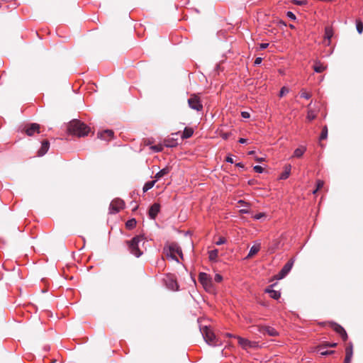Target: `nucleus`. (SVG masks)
<instances>
[{"label":"nucleus","mask_w":363,"mask_h":363,"mask_svg":"<svg viewBox=\"0 0 363 363\" xmlns=\"http://www.w3.org/2000/svg\"><path fill=\"white\" fill-rule=\"evenodd\" d=\"M225 161L230 164H233L234 162L233 159L231 155L227 156L225 158Z\"/></svg>","instance_id":"nucleus-44"},{"label":"nucleus","mask_w":363,"mask_h":363,"mask_svg":"<svg viewBox=\"0 0 363 363\" xmlns=\"http://www.w3.org/2000/svg\"><path fill=\"white\" fill-rule=\"evenodd\" d=\"M255 160L257 162H263L264 160V157H255Z\"/></svg>","instance_id":"nucleus-46"},{"label":"nucleus","mask_w":363,"mask_h":363,"mask_svg":"<svg viewBox=\"0 0 363 363\" xmlns=\"http://www.w3.org/2000/svg\"><path fill=\"white\" fill-rule=\"evenodd\" d=\"M328 137V128L324 126L322 129L321 134L320 135V140H325Z\"/></svg>","instance_id":"nucleus-31"},{"label":"nucleus","mask_w":363,"mask_h":363,"mask_svg":"<svg viewBox=\"0 0 363 363\" xmlns=\"http://www.w3.org/2000/svg\"><path fill=\"white\" fill-rule=\"evenodd\" d=\"M199 280L206 291L210 290L212 287V281L210 276L205 272H200Z\"/></svg>","instance_id":"nucleus-6"},{"label":"nucleus","mask_w":363,"mask_h":363,"mask_svg":"<svg viewBox=\"0 0 363 363\" xmlns=\"http://www.w3.org/2000/svg\"><path fill=\"white\" fill-rule=\"evenodd\" d=\"M164 282L167 286V287L172 291H178L179 290V285L175 279H174L170 276H167V277L164 279Z\"/></svg>","instance_id":"nucleus-12"},{"label":"nucleus","mask_w":363,"mask_h":363,"mask_svg":"<svg viewBox=\"0 0 363 363\" xmlns=\"http://www.w3.org/2000/svg\"><path fill=\"white\" fill-rule=\"evenodd\" d=\"M137 208H138V206H135L133 208V211H135Z\"/></svg>","instance_id":"nucleus-56"},{"label":"nucleus","mask_w":363,"mask_h":363,"mask_svg":"<svg viewBox=\"0 0 363 363\" xmlns=\"http://www.w3.org/2000/svg\"><path fill=\"white\" fill-rule=\"evenodd\" d=\"M319 189H318L317 188H315V189H314L313 191V194H315Z\"/></svg>","instance_id":"nucleus-54"},{"label":"nucleus","mask_w":363,"mask_h":363,"mask_svg":"<svg viewBox=\"0 0 363 363\" xmlns=\"http://www.w3.org/2000/svg\"><path fill=\"white\" fill-rule=\"evenodd\" d=\"M49 147H50L49 141L48 140L43 141L42 144H41V147L38 152V155L39 157H42V156L45 155L48 152Z\"/></svg>","instance_id":"nucleus-16"},{"label":"nucleus","mask_w":363,"mask_h":363,"mask_svg":"<svg viewBox=\"0 0 363 363\" xmlns=\"http://www.w3.org/2000/svg\"><path fill=\"white\" fill-rule=\"evenodd\" d=\"M294 263V259L291 258L289 259L282 267L281 271L278 274L279 279L284 278L291 270Z\"/></svg>","instance_id":"nucleus-7"},{"label":"nucleus","mask_w":363,"mask_h":363,"mask_svg":"<svg viewBox=\"0 0 363 363\" xmlns=\"http://www.w3.org/2000/svg\"><path fill=\"white\" fill-rule=\"evenodd\" d=\"M223 138H227V135H225V136H223Z\"/></svg>","instance_id":"nucleus-60"},{"label":"nucleus","mask_w":363,"mask_h":363,"mask_svg":"<svg viewBox=\"0 0 363 363\" xmlns=\"http://www.w3.org/2000/svg\"><path fill=\"white\" fill-rule=\"evenodd\" d=\"M175 253L178 254L182 258L183 257L181 247L177 243H172L168 247L166 255L177 262H179V259L176 257Z\"/></svg>","instance_id":"nucleus-4"},{"label":"nucleus","mask_w":363,"mask_h":363,"mask_svg":"<svg viewBox=\"0 0 363 363\" xmlns=\"http://www.w3.org/2000/svg\"><path fill=\"white\" fill-rule=\"evenodd\" d=\"M306 150V147L302 146V147H298L294 150L293 156L295 157L299 158L303 156V155L304 154Z\"/></svg>","instance_id":"nucleus-22"},{"label":"nucleus","mask_w":363,"mask_h":363,"mask_svg":"<svg viewBox=\"0 0 363 363\" xmlns=\"http://www.w3.org/2000/svg\"><path fill=\"white\" fill-rule=\"evenodd\" d=\"M265 292L269 294L270 297L273 299L277 300L280 298L281 294L279 291L267 288L265 289Z\"/></svg>","instance_id":"nucleus-19"},{"label":"nucleus","mask_w":363,"mask_h":363,"mask_svg":"<svg viewBox=\"0 0 363 363\" xmlns=\"http://www.w3.org/2000/svg\"><path fill=\"white\" fill-rule=\"evenodd\" d=\"M114 133L112 130H104L103 131L99 132L97 134L98 138H100L104 140L108 141L113 138Z\"/></svg>","instance_id":"nucleus-13"},{"label":"nucleus","mask_w":363,"mask_h":363,"mask_svg":"<svg viewBox=\"0 0 363 363\" xmlns=\"http://www.w3.org/2000/svg\"><path fill=\"white\" fill-rule=\"evenodd\" d=\"M68 130L71 133L78 137H84L88 135L90 128L80 121L74 120L70 122Z\"/></svg>","instance_id":"nucleus-2"},{"label":"nucleus","mask_w":363,"mask_h":363,"mask_svg":"<svg viewBox=\"0 0 363 363\" xmlns=\"http://www.w3.org/2000/svg\"><path fill=\"white\" fill-rule=\"evenodd\" d=\"M137 221L135 218H130L125 223V227L130 230L135 227Z\"/></svg>","instance_id":"nucleus-27"},{"label":"nucleus","mask_w":363,"mask_h":363,"mask_svg":"<svg viewBox=\"0 0 363 363\" xmlns=\"http://www.w3.org/2000/svg\"><path fill=\"white\" fill-rule=\"evenodd\" d=\"M188 104H189V106L191 109H194V110H196L198 111L202 110V108H203V106L201 104L199 99L196 96H194V95L191 96L188 99Z\"/></svg>","instance_id":"nucleus-8"},{"label":"nucleus","mask_w":363,"mask_h":363,"mask_svg":"<svg viewBox=\"0 0 363 363\" xmlns=\"http://www.w3.org/2000/svg\"><path fill=\"white\" fill-rule=\"evenodd\" d=\"M160 210V205L157 203H153L149 208L148 215L150 218L155 219Z\"/></svg>","instance_id":"nucleus-14"},{"label":"nucleus","mask_w":363,"mask_h":363,"mask_svg":"<svg viewBox=\"0 0 363 363\" xmlns=\"http://www.w3.org/2000/svg\"><path fill=\"white\" fill-rule=\"evenodd\" d=\"M286 16L289 18L294 20V21L296 19V15L292 11H290L286 12Z\"/></svg>","instance_id":"nucleus-37"},{"label":"nucleus","mask_w":363,"mask_h":363,"mask_svg":"<svg viewBox=\"0 0 363 363\" xmlns=\"http://www.w3.org/2000/svg\"><path fill=\"white\" fill-rule=\"evenodd\" d=\"M40 125L38 124V123H30V125H26L24 128H23V130L26 132V133L28 135V136H32L34 135V133L36 132V133H40Z\"/></svg>","instance_id":"nucleus-10"},{"label":"nucleus","mask_w":363,"mask_h":363,"mask_svg":"<svg viewBox=\"0 0 363 363\" xmlns=\"http://www.w3.org/2000/svg\"><path fill=\"white\" fill-rule=\"evenodd\" d=\"M259 331L264 335L267 334L272 337H276L279 335V333L277 331V330L271 326H259Z\"/></svg>","instance_id":"nucleus-11"},{"label":"nucleus","mask_w":363,"mask_h":363,"mask_svg":"<svg viewBox=\"0 0 363 363\" xmlns=\"http://www.w3.org/2000/svg\"><path fill=\"white\" fill-rule=\"evenodd\" d=\"M164 145L167 147H174L178 145L177 140L174 138H168L164 140Z\"/></svg>","instance_id":"nucleus-18"},{"label":"nucleus","mask_w":363,"mask_h":363,"mask_svg":"<svg viewBox=\"0 0 363 363\" xmlns=\"http://www.w3.org/2000/svg\"><path fill=\"white\" fill-rule=\"evenodd\" d=\"M277 248V246L274 247L273 248V251H274Z\"/></svg>","instance_id":"nucleus-57"},{"label":"nucleus","mask_w":363,"mask_h":363,"mask_svg":"<svg viewBox=\"0 0 363 363\" xmlns=\"http://www.w3.org/2000/svg\"><path fill=\"white\" fill-rule=\"evenodd\" d=\"M313 69L317 73H321L322 72H323L325 69V67H324L323 65H322L320 63H316L313 66Z\"/></svg>","instance_id":"nucleus-28"},{"label":"nucleus","mask_w":363,"mask_h":363,"mask_svg":"<svg viewBox=\"0 0 363 363\" xmlns=\"http://www.w3.org/2000/svg\"><path fill=\"white\" fill-rule=\"evenodd\" d=\"M356 28L359 34H362L363 32V23L361 21H357Z\"/></svg>","instance_id":"nucleus-30"},{"label":"nucleus","mask_w":363,"mask_h":363,"mask_svg":"<svg viewBox=\"0 0 363 363\" xmlns=\"http://www.w3.org/2000/svg\"><path fill=\"white\" fill-rule=\"evenodd\" d=\"M214 280L216 282H220L223 280V277L219 274H216L215 275Z\"/></svg>","instance_id":"nucleus-40"},{"label":"nucleus","mask_w":363,"mask_h":363,"mask_svg":"<svg viewBox=\"0 0 363 363\" xmlns=\"http://www.w3.org/2000/svg\"><path fill=\"white\" fill-rule=\"evenodd\" d=\"M240 212L241 213H242V214H247V213H249V210H247V209H241V210L240 211Z\"/></svg>","instance_id":"nucleus-51"},{"label":"nucleus","mask_w":363,"mask_h":363,"mask_svg":"<svg viewBox=\"0 0 363 363\" xmlns=\"http://www.w3.org/2000/svg\"><path fill=\"white\" fill-rule=\"evenodd\" d=\"M333 36V30L330 27H325V38L328 39V40H330V38Z\"/></svg>","instance_id":"nucleus-29"},{"label":"nucleus","mask_w":363,"mask_h":363,"mask_svg":"<svg viewBox=\"0 0 363 363\" xmlns=\"http://www.w3.org/2000/svg\"><path fill=\"white\" fill-rule=\"evenodd\" d=\"M316 117V115L315 112L313 110H308L307 113V119L310 121L315 119Z\"/></svg>","instance_id":"nucleus-32"},{"label":"nucleus","mask_w":363,"mask_h":363,"mask_svg":"<svg viewBox=\"0 0 363 363\" xmlns=\"http://www.w3.org/2000/svg\"><path fill=\"white\" fill-rule=\"evenodd\" d=\"M238 142L241 144H244L247 142V139L241 138L239 139Z\"/></svg>","instance_id":"nucleus-50"},{"label":"nucleus","mask_w":363,"mask_h":363,"mask_svg":"<svg viewBox=\"0 0 363 363\" xmlns=\"http://www.w3.org/2000/svg\"><path fill=\"white\" fill-rule=\"evenodd\" d=\"M255 154V150H250L248 152V155H253Z\"/></svg>","instance_id":"nucleus-52"},{"label":"nucleus","mask_w":363,"mask_h":363,"mask_svg":"<svg viewBox=\"0 0 363 363\" xmlns=\"http://www.w3.org/2000/svg\"><path fill=\"white\" fill-rule=\"evenodd\" d=\"M318 351L322 356L329 355L335 352L334 350H322L321 349H320Z\"/></svg>","instance_id":"nucleus-33"},{"label":"nucleus","mask_w":363,"mask_h":363,"mask_svg":"<svg viewBox=\"0 0 363 363\" xmlns=\"http://www.w3.org/2000/svg\"><path fill=\"white\" fill-rule=\"evenodd\" d=\"M296 4H298V5H302V4H304L305 3L303 1H297Z\"/></svg>","instance_id":"nucleus-53"},{"label":"nucleus","mask_w":363,"mask_h":363,"mask_svg":"<svg viewBox=\"0 0 363 363\" xmlns=\"http://www.w3.org/2000/svg\"><path fill=\"white\" fill-rule=\"evenodd\" d=\"M125 206V202L121 199H115L110 203L109 212L111 214H116L123 209Z\"/></svg>","instance_id":"nucleus-5"},{"label":"nucleus","mask_w":363,"mask_h":363,"mask_svg":"<svg viewBox=\"0 0 363 363\" xmlns=\"http://www.w3.org/2000/svg\"><path fill=\"white\" fill-rule=\"evenodd\" d=\"M155 182H156V180L150 181V182H146L144 184L143 188V191L146 192L148 190L151 189L154 186Z\"/></svg>","instance_id":"nucleus-26"},{"label":"nucleus","mask_w":363,"mask_h":363,"mask_svg":"<svg viewBox=\"0 0 363 363\" xmlns=\"http://www.w3.org/2000/svg\"><path fill=\"white\" fill-rule=\"evenodd\" d=\"M353 356V345L352 342H349L348 345L345 349V357L344 363H351V360Z\"/></svg>","instance_id":"nucleus-15"},{"label":"nucleus","mask_w":363,"mask_h":363,"mask_svg":"<svg viewBox=\"0 0 363 363\" xmlns=\"http://www.w3.org/2000/svg\"><path fill=\"white\" fill-rule=\"evenodd\" d=\"M241 116L243 118H249L250 117V114L249 112L247 111H242L241 112Z\"/></svg>","instance_id":"nucleus-42"},{"label":"nucleus","mask_w":363,"mask_h":363,"mask_svg":"<svg viewBox=\"0 0 363 363\" xmlns=\"http://www.w3.org/2000/svg\"><path fill=\"white\" fill-rule=\"evenodd\" d=\"M330 326L337 333H338L340 335V337H342V339L344 341L347 340V334L345 330L340 325L333 322V323H330Z\"/></svg>","instance_id":"nucleus-9"},{"label":"nucleus","mask_w":363,"mask_h":363,"mask_svg":"<svg viewBox=\"0 0 363 363\" xmlns=\"http://www.w3.org/2000/svg\"><path fill=\"white\" fill-rule=\"evenodd\" d=\"M324 185V182L323 180L318 179L316 182V188L318 189H320Z\"/></svg>","instance_id":"nucleus-39"},{"label":"nucleus","mask_w":363,"mask_h":363,"mask_svg":"<svg viewBox=\"0 0 363 363\" xmlns=\"http://www.w3.org/2000/svg\"><path fill=\"white\" fill-rule=\"evenodd\" d=\"M289 92V89L286 88L285 86L282 87L279 92L280 97H282L285 94H286Z\"/></svg>","instance_id":"nucleus-38"},{"label":"nucleus","mask_w":363,"mask_h":363,"mask_svg":"<svg viewBox=\"0 0 363 363\" xmlns=\"http://www.w3.org/2000/svg\"><path fill=\"white\" fill-rule=\"evenodd\" d=\"M268 46H269V43H261V44L259 45V48H260L261 50H264V49L267 48H268Z\"/></svg>","instance_id":"nucleus-45"},{"label":"nucleus","mask_w":363,"mask_h":363,"mask_svg":"<svg viewBox=\"0 0 363 363\" xmlns=\"http://www.w3.org/2000/svg\"><path fill=\"white\" fill-rule=\"evenodd\" d=\"M239 203H245V202L244 201H242V200H240V201H239Z\"/></svg>","instance_id":"nucleus-55"},{"label":"nucleus","mask_w":363,"mask_h":363,"mask_svg":"<svg viewBox=\"0 0 363 363\" xmlns=\"http://www.w3.org/2000/svg\"><path fill=\"white\" fill-rule=\"evenodd\" d=\"M238 343L244 348L247 347H251V342L245 338H242L241 337H238Z\"/></svg>","instance_id":"nucleus-23"},{"label":"nucleus","mask_w":363,"mask_h":363,"mask_svg":"<svg viewBox=\"0 0 363 363\" xmlns=\"http://www.w3.org/2000/svg\"><path fill=\"white\" fill-rule=\"evenodd\" d=\"M284 26H286V23L284 22H281Z\"/></svg>","instance_id":"nucleus-59"},{"label":"nucleus","mask_w":363,"mask_h":363,"mask_svg":"<svg viewBox=\"0 0 363 363\" xmlns=\"http://www.w3.org/2000/svg\"><path fill=\"white\" fill-rule=\"evenodd\" d=\"M170 169H171L169 167H166L160 170L157 173H156L155 176V178L156 179L155 180H159L164 176L167 175L170 172Z\"/></svg>","instance_id":"nucleus-17"},{"label":"nucleus","mask_w":363,"mask_h":363,"mask_svg":"<svg viewBox=\"0 0 363 363\" xmlns=\"http://www.w3.org/2000/svg\"><path fill=\"white\" fill-rule=\"evenodd\" d=\"M337 346V343L333 342V343H327L326 347H335Z\"/></svg>","instance_id":"nucleus-48"},{"label":"nucleus","mask_w":363,"mask_h":363,"mask_svg":"<svg viewBox=\"0 0 363 363\" xmlns=\"http://www.w3.org/2000/svg\"><path fill=\"white\" fill-rule=\"evenodd\" d=\"M226 242V239L223 237H220L218 240L216 242V244L217 245H221L223 244H225Z\"/></svg>","instance_id":"nucleus-36"},{"label":"nucleus","mask_w":363,"mask_h":363,"mask_svg":"<svg viewBox=\"0 0 363 363\" xmlns=\"http://www.w3.org/2000/svg\"><path fill=\"white\" fill-rule=\"evenodd\" d=\"M260 250V243L251 247L247 257H251L256 255Z\"/></svg>","instance_id":"nucleus-21"},{"label":"nucleus","mask_w":363,"mask_h":363,"mask_svg":"<svg viewBox=\"0 0 363 363\" xmlns=\"http://www.w3.org/2000/svg\"><path fill=\"white\" fill-rule=\"evenodd\" d=\"M200 332L205 342L211 346H217L220 345V341L216 337L211 329L208 326L200 327Z\"/></svg>","instance_id":"nucleus-3"},{"label":"nucleus","mask_w":363,"mask_h":363,"mask_svg":"<svg viewBox=\"0 0 363 363\" xmlns=\"http://www.w3.org/2000/svg\"><path fill=\"white\" fill-rule=\"evenodd\" d=\"M227 335L231 337L232 335L230 333H227Z\"/></svg>","instance_id":"nucleus-58"},{"label":"nucleus","mask_w":363,"mask_h":363,"mask_svg":"<svg viewBox=\"0 0 363 363\" xmlns=\"http://www.w3.org/2000/svg\"><path fill=\"white\" fill-rule=\"evenodd\" d=\"M194 133V131L191 128H185L184 132L182 135V138L183 139L189 138Z\"/></svg>","instance_id":"nucleus-25"},{"label":"nucleus","mask_w":363,"mask_h":363,"mask_svg":"<svg viewBox=\"0 0 363 363\" xmlns=\"http://www.w3.org/2000/svg\"><path fill=\"white\" fill-rule=\"evenodd\" d=\"M208 254H209L208 258H209L210 261L216 262L217 257L218 256V250L215 249V250H211L208 252Z\"/></svg>","instance_id":"nucleus-24"},{"label":"nucleus","mask_w":363,"mask_h":363,"mask_svg":"<svg viewBox=\"0 0 363 363\" xmlns=\"http://www.w3.org/2000/svg\"><path fill=\"white\" fill-rule=\"evenodd\" d=\"M263 216V214L262 213H258V214H256L255 216V218L257 219V220H259Z\"/></svg>","instance_id":"nucleus-49"},{"label":"nucleus","mask_w":363,"mask_h":363,"mask_svg":"<svg viewBox=\"0 0 363 363\" xmlns=\"http://www.w3.org/2000/svg\"><path fill=\"white\" fill-rule=\"evenodd\" d=\"M311 94L307 92H302L301 94V97L304 98L306 99H309L311 98Z\"/></svg>","instance_id":"nucleus-41"},{"label":"nucleus","mask_w":363,"mask_h":363,"mask_svg":"<svg viewBox=\"0 0 363 363\" xmlns=\"http://www.w3.org/2000/svg\"><path fill=\"white\" fill-rule=\"evenodd\" d=\"M262 58L260 57H256L254 63L255 65H259L262 63Z\"/></svg>","instance_id":"nucleus-43"},{"label":"nucleus","mask_w":363,"mask_h":363,"mask_svg":"<svg viewBox=\"0 0 363 363\" xmlns=\"http://www.w3.org/2000/svg\"><path fill=\"white\" fill-rule=\"evenodd\" d=\"M291 164H287L284 167V171L279 176V179H286L291 173Z\"/></svg>","instance_id":"nucleus-20"},{"label":"nucleus","mask_w":363,"mask_h":363,"mask_svg":"<svg viewBox=\"0 0 363 363\" xmlns=\"http://www.w3.org/2000/svg\"><path fill=\"white\" fill-rule=\"evenodd\" d=\"M253 169L257 173H262L264 172V168L259 165L254 166Z\"/></svg>","instance_id":"nucleus-35"},{"label":"nucleus","mask_w":363,"mask_h":363,"mask_svg":"<svg viewBox=\"0 0 363 363\" xmlns=\"http://www.w3.org/2000/svg\"><path fill=\"white\" fill-rule=\"evenodd\" d=\"M151 149L155 152H160L162 150V145H153L151 147Z\"/></svg>","instance_id":"nucleus-34"},{"label":"nucleus","mask_w":363,"mask_h":363,"mask_svg":"<svg viewBox=\"0 0 363 363\" xmlns=\"http://www.w3.org/2000/svg\"><path fill=\"white\" fill-rule=\"evenodd\" d=\"M145 243V238L142 235H136L130 240L126 241L129 252L136 257H140L143 254Z\"/></svg>","instance_id":"nucleus-1"},{"label":"nucleus","mask_w":363,"mask_h":363,"mask_svg":"<svg viewBox=\"0 0 363 363\" xmlns=\"http://www.w3.org/2000/svg\"><path fill=\"white\" fill-rule=\"evenodd\" d=\"M238 167H240L242 169H245V165L242 162H238L235 164Z\"/></svg>","instance_id":"nucleus-47"}]
</instances>
